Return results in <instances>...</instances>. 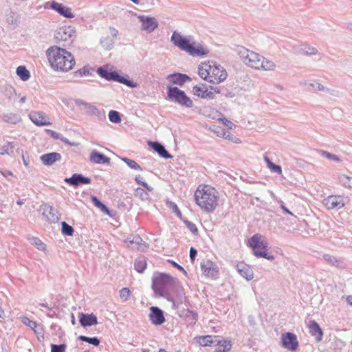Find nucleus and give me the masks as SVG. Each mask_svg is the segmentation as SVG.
Instances as JSON below:
<instances>
[{
    "instance_id": "43",
    "label": "nucleus",
    "mask_w": 352,
    "mask_h": 352,
    "mask_svg": "<svg viewBox=\"0 0 352 352\" xmlns=\"http://www.w3.org/2000/svg\"><path fill=\"white\" fill-rule=\"evenodd\" d=\"M65 344H51L52 351L51 352H65Z\"/></svg>"
},
{
    "instance_id": "7",
    "label": "nucleus",
    "mask_w": 352,
    "mask_h": 352,
    "mask_svg": "<svg viewBox=\"0 0 352 352\" xmlns=\"http://www.w3.org/2000/svg\"><path fill=\"white\" fill-rule=\"evenodd\" d=\"M194 95L204 99H213L217 94H219L220 91L217 88L212 86H207L205 84L201 85H195L192 88Z\"/></svg>"
},
{
    "instance_id": "18",
    "label": "nucleus",
    "mask_w": 352,
    "mask_h": 352,
    "mask_svg": "<svg viewBox=\"0 0 352 352\" xmlns=\"http://www.w3.org/2000/svg\"><path fill=\"white\" fill-rule=\"evenodd\" d=\"M65 182L67 184L74 186H79L81 184H90L91 179L88 177H85L80 174H74L71 177L66 178Z\"/></svg>"
},
{
    "instance_id": "60",
    "label": "nucleus",
    "mask_w": 352,
    "mask_h": 352,
    "mask_svg": "<svg viewBox=\"0 0 352 352\" xmlns=\"http://www.w3.org/2000/svg\"><path fill=\"white\" fill-rule=\"evenodd\" d=\"M317 85H318V90H322V89H324L323 86H322V85H320V84H317Z\"/></svg>"
},
{
    "instance_id": "13",
    "label": "nucleus",
    "mask_w": 352,
    "mask_h": 352,
    "mask_svg": "<svg viewBox=\"0 0 352 352\" xmlns=\"http://www.w3.org/2000/svg\"><path fill=\"white\" fill-rule=\"evenodd\" d=\"M327 210L341 208L344 206V201L341 196L330 195L324 199L322 201Z\"/></svg>"
},
{
    "instance_id": "58",
    "label": "nucleus",
    "mask_w": 352,
    "mask_h": 352,
    "mask_svg": "<svg viewBox=\"0 0 352 352\" xmlns=\"http://www.w3.org/2000/svg\"><path fill=\"white\" fill-rule=\"evenodd\" d=\"M346 300L348 302L349 304L351 305H352V296H349L347 298H346Z\"/></svg>"
},
{
    "instance_id": "15",
    "label": "nucleus",
    "mask_w": 352,
    "mask_h": 352,
    "mask_svg": "<svg viewBox=\"0 0 352 352\" xmlns=\"http://www.w3.org/2000/svg\"><path fill=\"white\" fill-rule=\"evenodd\" d=\"M149 319L155 325H161L165 322L163 311L157 307L150 308Z\"/></svg>"
},
{
    "instance_id": "21",
    "label": "nucleus",
    "mask_w": 352,
    "mask_h": 352,
    "mask_svg": "<svg viewBox=\"0 0 352 352\" xmlns=\"http://www.w3.org/2000/svg\"><path fill=\"white\" fill-rule=\"evenodd\" d=\"M98 74L103 78L107 79V80H115L120 82H124L125 84L128 85V82L126 80H124L122 77H120L117 73L116 72H109L107 70L104 69L102 68H99L98 69Z\"/></svg>"
},
{
    "instance_id": "12",
    "label": "nucleus",
    "mask_w": 352,
    "mask_h": 352,
    "mask_svg": "<svg viewBox=\"0 0 352 352\" xmlns=\"http://www.w3.org/2000/svg\"><path fill=\"white\" fill-rule=\"evenodd\" d=\"M261 58L262 56L258 54L248 50H246L243 54L244 63L248 66L256 69H258L259 66H261L260 62Z\"/></svg>"
},
{
    "instance_id": "3",
    "label": "nucleus",
    "mask_w": 352,
    "mask_h": 352,
    "mask_svg": "<svg viewBox=\"0 0 352 352\" xmlns=\"http://www.w3.org/2000/svg\"><path fill=\"white\" fill-rule=\"evenodd\" d=\"M198 74L203 80L212 83L219 84L228 76L226 69L214 60H207L200 63Z\"/></svg>"
},
{
    "instance_id": "23",
    "label": "nucleus",
    "mask_w": 352,
    "mask_h": 352,
    "mask_svg": "<svg viewBox=\"0 0 352 352\" xmlns=\"http://www.w3.org/2000/svg\"><path fill=\"white\" fill-rule=\"evenodd\" d=\"M60 154L55 152L44 154L41 157L42 162L47 166L52 165L55 162L60 160Z\"/></svg>"
},
{
    "instance_id": "14",
    "label": "nucleus",
    "mask_w": 352,
    "mask_h": 352,
    "mask_svg": "<svg viewBox=\"0 0 352 352\" xmlns=\"http://www.w3.org/2000/svg\"><path fill=\"white\" fill-rule=\"evenodd\" d=\"M74 32L71 26H63L56 31L55 38L58 42H65L71 39Z\"/></svg>"
},
{
    "instance_id": "36",
    "label": "nucleus",
    "mask_w": 352,
    "mask_h": 352,
    "mask_svg": "<svg viewBox=\"0 0 352 352\" xmlns=\"http://www.w3.org/2000/svg\"><path fill=\"white\" fill-rule=\"evenodd\" d=\"M265 160L267 162V167L273 172L277 173L278 174L282 173L281 167L278 165L274 164L272 163L267 157H265Z\"/></svg>"
},
{
    "instance_id": "61",
    "label": "nucleus",
    "mask_w": 352,
    "mask_h": 352,
    "mask_svg": "<svg viewBox=\"0 0 352 352\" xmlns=\"http://www.w3.org/2000/svg\"><path fill=\"white\" fill-rule=\"evenodd\" d=\"M282 208H283L285 211H286L287 212H288L289 214H292V212H289L287 208H285V206H282Z\"/></svg>"
},
{
    "instance_id": "46",
    "label": "nucleus",
    "mask_w": 352,
    "mask_h": 352,
    "mask_svg": "<svg viewBox=\"0 0 352 352\" xmlns=\"http://www.w3.org/2000/svg\"><path fill=\"white\" fill-rule=\"evenodd\" d=\"M187 228L188 230L194 234H197L198 233V229L196 226V225L190 221H186L185 222Z\"/></svg>"
},
{
    "instance_id": "40",
    "label": "nucleus",
    "mask_w": 352,
    "mask_h": 352,
    "mask_svg": "<svg viewBox=\"0 0 352 352\" xmlns=\"http://www.w3.org/2000/svg\"><path fill=\"white\" fill-rule=\"evenodd\" d=\"M340 182L344 186L352 188V177L346 175H342L340 177Z\"/></svg>"
},
{
    "instance_id": "55",
    "label": "nucleus",
    "mask_w": 352,
    "mask_h": 352,
    "mask_svg": "<svg viewBox=\"0 0 352 352\" xmlns=\"http://www.w3.org/2000/svg\"><path fill=\"white\" fill-rule=\"evenodd\" d=\"M142 178L141 176L138 175L135 177V182L140 185H142V183H144V182L142 181Z\"/></svg>"
},
{
    "instance_id": "2",
    "label": "nucleus",
    "mask_w": 352,
    "mask_h": 352,
    "mask_svg": "<svg viewBox=\"0 0 352 352\" xmlns=\"http://www.w3.org/2000/svg\"><path fill=\"white\" fill-rule=\"evenodd\" d=\"M194 199L202 211L211 213L219 206L220 194L214 187L204 184L196 188Z\"/></svg>"
},
{
    "instance_id": "47",
    "label": "nucleus",
    "mask_w": 352,
    "mask_h": 352,
    "mask_svg": "<svg viewBox=\"0 0 352 352\" xmlns=\"http://www.w3.org/2000/svg\"><path fill=\"white\" fill-rule=\"evenodd\" d=\"M324 258L332 265H338L340 264V261L331 255L326 254L324 256Z\"/></svg>"
},
{
    "instance_id": "41",
    "label": "nucleus",
    "mask_w": 352,
    "mask_h": 352,
    "mask_svg": "<svg viewBox=\"0 0 352 352\" xmlns=\"http://www.w3.org/2000/svg\"><path fill=\"white\" fill-rule=\"evenodd\" d=\"M122 160L132 169L141 170L140 166L134 160L129 158H123Z\"/></svg>"
},
{
    "instance_id": "1",
    "label": "nucleus",
    "mask_w": 352,
    "mask_h": 352,
    "mask_svg": "<svg viewBox=\"0 0 352 352\" xmlns=\"http://www.w3.org/2000/svg\"><path fill=\"white\" fill-rule=\"evenodd\" d=\"M46 56L50 67L56 72H69L76 65V59L72 53L57 45L50 47L46 50Z\"/></svg>"
},
{
    "instance_id": "53",
    "label": "nucleus",
    "mask_w": 352,
    "mask_h": 352,
    "mask_svg": "<svg viewBox=\"0 0 352 352\" xmlns=\"http://www.w3.org/2000/svg\"><path fill=\"white\" fill-rule=\"evenodd\" d=\"M1 175L3 176H4L5 177H9V176H12L13 175V173L12 171L10 170H6V171H2L1 172Z\"/></svg>"
},
{
    "instance_id": "38",
    "label": "nucleus",
    "mask_w": 352,
    "mask_h": 352,
    "mask_svg": "<svg viewBox=\"0 0 352 352\" xmlns=\"http://www.w3.org/2000/svg\"><path fill=\"white\" fill-rule=\"evenodd\" d=\"M79 339L96 346H98L100 344V340L97 338H89L85 336H80Z\"/></svg>"
},
{
    "instance_id": "8",
    "label": "nucleus",
    "mask_w": 352,
    "mask_h": 352,
    "mask_svg": "<svg viewBox=\"0 0 352 352\" xmlns=\"http://www.w3.org/2000/svg\"><path fill=\"white\" fill-rule=\"evenodd\" d=\"M175 284V278L163 273H157L153 279V287L156 289H165Z\"/></svg>"
},
{
    "instance_id": "22",
    "label": "nucleus",
    "mask_w": 352,
    "mask_h": 352,
    "mask_svg": "<svg viewBox=\"0 0 352 352\" xmlns=\"http://www.w3.org/2000/svg\"><path fill=\"white\" fill-rule=\"evenodd\" d=\"M309 333L311 336H314L317 341H320L322 338L323 333L318 325V324L314 321H310L308 325Z\"/></svg>"
},
{
    "instance_id": "56",
    "label": "nucleus",
    "mask_w": 352,
    "mask_h": 352,
    "mask_svg": "<svg viewBox=\"0 0 352 352\" xmlns=\"http://www.w3.org/2000/svg\"><path fill=\"white\" fill-rule=\"evenodd\" d=\"M142 178L141 176L138 175L135 177V182L140 185H142V183H144V182L142 181Z\"/></svg>"
},
{
    "instance_id": "9",
    "label": "nucleus",
    "mask_w": 352,
    "mask_h": 352,
    "mask_svg": "<svg viewBox=\"0 0 352 352\" xmlns=\"http://www.w3.org/2000/svg\"><path fill=\"white\" fill-rule=\"evenodd\" d=\"M280 343L283 348L290 351H297L299 346L297 336L291 332H287L281 335Z\"/></svg>"
},
{
    "instance_id": "11",
    "label": "nucleus",
    "mask_w": 352,
    "mask_h": 352,
    "mask_svg": "<svg viewBox=\"0 0 352 352\" xmlns=\"http://www.w3.org/2000/svg\"><path fill=\"white\" fill-rule=\"evenodd\" d=\"M201 269L205 276L216 278L219 275V268L216 263L210 260H204L201 263Z\"/></svg>"
},
{
    "instance_id": "29",
    "label": "nucleus",
    "mask_w": 352,
    "mask_h": 352,
    "mask_svg": "<svg viewBox=\"0 0 352 352\" xmlns=\"http://www.w3.org/2000/svg\"><path fill=\"white\" fill-rule=\"evenodd\" d=\"M215 132L218 136L222 137L223 138L226 139L236 144L241 143V140L239 138L234 137L230 132L226 131L224 129H219V131H216Z\"/></svg>"
},
{
    "instance_id": "50",
    "label": "nucleus",
    "mask_w": 352,
    "mask_h": 352,
    "mask_svg": "<svg viewBox=\"0 0 352 352\" xmlns=\"http://www.w3.org/2000/svg\"><path fill=\"white\" fill-rule=\"evenodd\" d=\"M197 254V250L195 248H191L190 250V258L192 262H194Z\"/></svg>"
},
{
    "instance_id": "19",
    "label": "nucleus",
    "mask_w": 352,
    "mask_h": 352,
    "mask_svg": "<svg viewBox=\"0 0 352 352\" xmlns=\"http://www.w3.org/2000/svg\"><path fill=\"white\" fill-rule=\"evenodd\" d=\"M148 146L156 151L160 156L164 157L165 159H170L172 157V155L165 149L164 146H162L157 142H148Z\"/></svg>"
},
{
    "instance_id": "51",
    "label": "nucleus",
    "mask_w": 352,
    "mask_h": 352,
    "mask_svg": "<svg viewBox=\"0 0 352 352\" xmlns=\"http://www.w3.org/2000/svg\"><path fill=\"white\" fill-rule=\"evenodd\" d=\"M307 54H316L317 53V50L312 47H308L307 50H305Z\"/></svg>"
},
{
    "instance_id": "10",
    "label": "nucleus",
    "mask_w": 352,
    "mask_h": 352,
    "mask_svg": "<svg viewBox=\"0 0 352 352\" xmlns=\"http://www.w3.org/2000/svg\"><path fill=\"white\" fill-rule=\"evenodd\" d=\"M31 121L38 126H50L52 124L51 118L44 112L33 111L29 114Z\"/></svg>"
},
{
    "instance_id": "62",
    "label": "nucleus",
    "mask_w": 352,
    "mask_h": 352,
    "mask_svg": "<svg viewBox=\"0 0 352 352\" xmlns=\"http://www.w3.org/2000/svg\"><path fill=\"white\" fill-rule=\"evenodd\" d=\"M25 97H22V98L20 99V102H21V103L25 102Z\"/></svg>"
},
{
    "instance_id": "54",
    "label": "nucleus",
    "mask_w": 352,
    "mask_h": 352,
    "mask_svg": "<svg viewBox=\"0 0 352 352\" xmlns=\"http://www.w3.org/2000/svg\"><path fill=\"white\" fill-rule=\"evenodd\" d=\"M144 188H145L148 191H152L153 190V188L151 186H150L149 185H148L147 183L144 182V183H142V185Z\"/></svg>"
},
{
    "instance_id": "37",
    "label": "nucleus",
    "mask_w": 352,
    "mask_h": 352,
    "mask_svg": "<svg viewBox=\"0 0 352 352\" xmlns=\"http://www.w3.org/2000/svg\"><path fill=\"white\" fill-rule=\"evenodd\" d=\"M120 297L123 301H127L131 295V290L128 287H124L119 292Z\"/></svg>"
},
{
    "instance_id": "48",
    "label": "nucleus",
    "mask_w": 352,
    "mask_h": 352,
    "mask_svg": "<svg viewBox=\"0 0 352 352\" xmlns=\"http://www.w3.org/2000/svg\"><path fill=\"white\" fill-rule=\"evenodd\" d=\"M321 155L322 156L329 159V160H334V161H338V162L340 160V158L338 156H336L335 155H333V154H331V153H328L327 151H321Z\"/></svg>"
},
{
    "instance_id": "32",
    "label": "nucleus",
    "mask_w": 352,
    "mask_h": 352,
    "mask_svg": "<svg viewBox=\"0 0 352 352\" xmlns=\"http://www.w3.org/2000/svg\"><path fill=\"white\" fill-rule=\"evenodd\" d=\"M16 74L23 80H27L30 78V72L24 66H19L16 69Z\"/></svg>"
},
{
    "instance_id": "64",
    "label": "nucleus",
    "mask_w": 352,
    "mask_h": 352,
    "mask_svg": "<svg viewBox=\"0 0 352 352\" xmlns=\"http://www.w3.org/2000/svg\"><path fill=\"white\" fill-rule=\"evenodd\" d=\"M158 352H166V351L165 349H161Z\"/></svg>"
},
{
    "instance_id": "24",
    "label": "nucleus",
    "mask_w": 352,
    "mask_h": 352,
    "mask_svg": "<svg viewBox=\"0 0 352 352\" xmlns=\"http://www.w3.org/2000/svg\"><path fill=\"white\" fill-rule=\"evenodd\" d=\"M237 269L239 274L243 276L245 279L250 280L254 277L253 272L250 266L245 263H239L237 265Z\"/></svg>"
},
{
    "instance_id": "30",
    "label": "nucleus",
    "mask_w": 352,
    "mask_h": 352,
    "mask_svg": "<svg viewBox=\"0 0 352 352\" xmlns=\"http://www.w3.org/2000/svg\"><path fill=\"white\" fill-rule=\"evenodd\" d=\"M261 66L258 69H263L265 71H272L276 67V65L270 60L266 59L262 56L260 62Z\"/></svg>"
},
{
    "instance_id": "52",
    "label": "nucleus",
    "mask_w": 352,
    "mask_h": 352,
    "mask_svg": "<svg viewBox=\"0 0 352 352\" xmlns=\"http://www.w3.org/2000/svg\"><path fill=\"white\" fill-rule=\"evenodd\" d=\"M173 267L177 268L180 271H184V269L181 266L179 265V264H177L176 262L173 261H171V260H168V261Z\"/></svg>"
},
{
    "instance_id": "16",
    "label": "nucleus",
    "mask_w": 352,
    "mask_h": 352,
    "mask_svg": "<svg viewBox=\"0 0 352 352\" xmlns=\"http://www.w3.org/2000/svg\"><path fill=\"white\" fill-rule=\"evenodd\" d=\"M50 6L52 10L56 11L58 14L65 17L73 18L74 16L71 8L63 3L53 1L50 3Z\"/></svg>"
},
{
    "instance_id": "45",
    "label": "nucleus",
    "mask_w": 352,
    "mask_h": 352,
    "mask_svg": "<svg viewBox=\"0 0 352 352\" xmlns=\"http://www.w3.org/2000/svg\"><path fill=\"white\" fill-rule=\"evenodd\" d=\"M53 208L51 206L45 205L43 207V215L45 216L47 219H50L49 214H52Z\"/></svg>"
},
{
    "instance_id": "4",
    "label": "nucleus",
    "mask_w": 352,
    "mask_h": 352,
    "mask_svg": "<svg viewBox=\"0 0 352 352\" xmlns=\"http://www.w3.org/2000/svg\"><path fill=\"white\" fill-rule=\"evenodd\" d=\"M173 43L181 50L186 51L194 56H204L208 54V50L201 44L190 43L189 41L182 37L179 34L174 32L171 37Z\"/></svg>"
},
{
    "instance_id": "28",
    "label": "nucleus",
    "mask_w": 352,
    "mask_h": 352,
    "mask_svg": "<svg viewBox=\"0 0 352 352\" xmlns=\"http://www.w3.org/2000/svg\"><path fill=\"white\" fill-rule=\"evenodd\" d=\"M195 340L201 346H210L214 343L212 336L210 335L197 336Z\"/></svg>"
},
{
    "instance_id": "42",
    "label": "nucleus",
    "mask_w": 352,
    "mask_h": 352,
    "mask_svg": "<svg viewBox=\"0 0 352 352\" xmlns=\"http://www.w3.org/2000/svg\"><path fill=\"white\" fill-rule=\"evenodd\" d=\"M22 322L26 326L30 327L32 329H35L37 327V323L34 321L31 320L28 317H23Z\"/></svg>"
},
{
    "instance_id": "35",
    "label": "nucleus",
    "mask_w": 352,
    "mask_h": 352,
    "mask_svg": "<svg viewBox=\"0 0 352 352\" xmlns=\"http://www.w3.org/2000/svg\"><path fill=\"white\" fill-rule=\"evenodd\" d=\"M91 200H92L93 203L94 204V205L97 208H100L102 212H106L107 214L109 213V210L107 208V207H106L105 205H104L102 202H100L96 197L92 196Z\"/></svg>"
},
{
    "instance_id": "20",
    "label": "nucleus",
    "mask_w": 352,
    "mask_h": 352,
    "mask_svg": "<svg viewBox=\"0 0 352 352\" xmlns=\"http://www.w3.org/2000/svg\"><path fill=\"white\" fill-rule=\"evenodd\" d=\"M217 348L216 352H229L232 349V342L230 340L221 338L219 340H215Z\"/></svg>"
},
{
    "instance_id": "44",
    "label": "nucleus",
    "mask_w": 352,
    "mask_h": 352,
    "mask_svg": "<svg viewBox=\"0 0 352 352\" xmlns=\"http://www.w3.org/2000/svg\"><path fill=\"white\" fill-rule=\"evenodd\" d=\"M219 120L222 122L223 124L228 127L230 129H234L236 128V124L227 118H221Z\"/></svg>"
},
{
    "instance_id": "26",
    "label": "nucleus",
    "mask_w": 352,
    "mask_h": 352,
    "mask_svg": "<svg viewBox=\"0 0 352 352\" xmlns=\"http://www.w3.org/2000/svg\"><path fill=\"white\" fill-rule=\"evenodd\" d=\"M168 79L172 83L177 84L179 85H182L184 82L190 80V77H188L187 75L182 74L169 75L168 76Z\"/></svg>"
},
{
    "instance_id": "33",
    "label": "nucleus",
    "mask_w": 352,
    "mask_h": 352,
    "mask_svg": "<svg viewBox=\"0 0 352 352\" xmlns=\"http://www.w3.org/2000/svg\"><path fill=\"white\" fill-rule=\"evenodd\" d=\"M14 150L12 142H8L4 146L0 147V155H10Z\"/></svg>"
},
{
    "instance_id": "34",
    "label": "nucleus",
    "mask_w": 352,
    "mask_h": 352,
    "mask_svg": "<svg viewBox=\"0 0 352 352\" xmlns=\"http://www.w3.org/2000/svg\"><path fill=\"white\" fill-rule=\"evenodd\" d=\"M61 226H62V232L63 234L67 235V236H72L74 234V230L71 226L68 225L65 221H63L61 223Z\"/></svg>"
},
{
    "instance_id": "17",
    "label": "nucleus",
    "mask_w": 352,
    "mask_h": 352,
    "mask_svg": "<svg viewBox=\"0 0 352 352\" xmlns=\"http://www.w3.org/2000/svg\"><path fill=\"white\" fill-rule=\"evenodd\" d=\"M138 19L142 22V29L146 32H153L158 26L157 20L153 17L140 16Z\"/></svg>"
},
{
    "instance_id": "5",
    "label": "nucleus",
    "mask_w": 352,
    "mask_h": 352,
    "mask_svg": "<svg viewBox=\"0 0 352 352\" xmlns=\"http://www.w3.org/2000/svg\"><path fill=\"white\" fill-rule=\"evenodd\" d=\"M248 245L253 250L256 256L274 260V256L268 252L267 243L261 234H256L252 236L248 240Z\"/></svg>"
},
{
    "instance_id": "25",
    "label": "nucleus",
    "mask_w": 352,
    "mask_h": 352,
    "mask_svg": "<svg viewBox=\"0 0 352 352\" xmlns=\"http://www.w3.org/2000/svg\"><path fill=\"white\" fill-rule=\"evenodd\" d=\"M80 322L82 326H91L98 323L97 318L94 314H84L80 315Z\"/></svg>"
},
{
    "instance_id": "39",
    "label": "nucleus",
    "mask_w": 352,
    "mask_h": 352,
    "mask_svg": "<svg viewBox=\"0 0 352 352\" xmlns=\"http://www.w3.org/2000/svg\"><path fill=\"white\" fill-rule=\"evenodd\" d=\"M109 120L113 123H120L121 122L120 114L116 111H110L109 113Z\"/></svg>"
},
{
    "instance_id": "63",
    "label": "nucleus",
    "mask_w": 352,
    "mask_h": 352,
    "mask_svg": "<svg viewBox=\"0 0 352 352\" xmlns=\"http://www.w3.org/2000/svg\"><path fill=\"white\" fill-rule=\"evenodd\" d=\"M131 1H133L135 4H138L140 3V0H131Z\"/></svg>"
},
{
    "instance_id": "6",
    "label": "nucleus",
    "mask_w": 352,
    "mask_h": 352,
    "mask_svg": "<svg viewBox=\"0 0 352 352\" xmlns=\"http://www.w3.org/2000/svg\"><path fill=\"white\" fill-rule=\"evenodd\" d=\"M168 96L170 100H175L177 102L186 107L192 106V101L188 98L184 91L177 87H168Z\"/></svg>"
},
{
    "instance_id": "49",
    "label": "nucleus",
    "mask_w": 352,
    "mask_h": 352,
    "mask_svg": "<svg viewBox=\"0 0 352 352\" xmlns=\"http://www.w3.org/2000/svg\"><path fill=\"white\" fill-rule=\"evenodd\" d=\"M46 131L50 134V135L54 138L55 140H58V139H61L60 138V135L52 130H50V129H47L46 130Z\"/></svg>"
},
{
    "instance_id": "27",
    "label": "nucleus",
    "mask_w": 352,
    "mask_h": 352,
    "mask_svg": "<svg viewBox=\"0 0 352 352\" xmlns=\"http://www.w3.org/2000/svg\"><path fill=\"white\" fill-rule=\"evenodd\" d=\"M90 161L94 164H107L109 162V158L97 151H92Z\"/></svg>"
},
{
    "instance_id": "59",
    "label": "nucleus",
    "mask_w": 352,
    "mask_h": 352,
    "mask_svg": "<svg viewBox=\"0 0 352 352\" xmlns=\"http://www.w3.org/2000/svg\"><path fill=\"white\" fill-rule=\"evenodd\" d=\"M61 140H62L64 142H65L66 144H69V145H74V144L69 142V140H67V139H64V140L61 139Z\"/></svg>"
},
{
    "instance_id": "31",
    "label": "nucleus",
    "mask_w": 352,
    "mask_h": 352,
    "mask_svg": "<svg viewBox=\"0 0 352 352\" xmlns=\"http://www.w3.org/2000/svg\"><path fill=\"white\" fill-rule=\"evenodd\" d=\"M146 267V261L144 258L140 257L135 261V269L139 272L142 273Z\"/></svg>"
},
{
    "instance_id": "57",
    "label": "nucleus",
    "mask_w": 352,
    "mask_h": 352,
    "mask_svg": "<svg viewBox=\"0 0 352 352\" xmlns=\"http://www.w3.org/2000/svg\"><path fill=\"white\" fill-rule=\"evenodd\" d=\"M78 72L80 73V75L85 74L86 72H87V69L86 68H82V69H80L78 71Z\"/></svg>"
}]
</instances>
